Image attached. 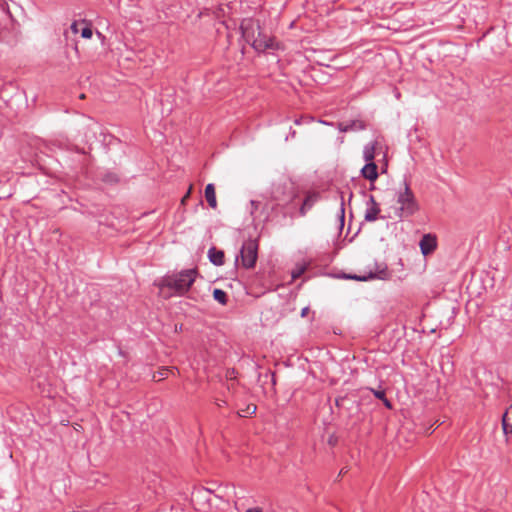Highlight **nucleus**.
Masks as SVG:
<instances>
[{
    "instance_id": "nucleus-24",
    "label": "nucleus",
    "mask_w": 512,
    "mask_h": 512,
    "mask_svg": "<svg viewBox=\"0 0 512 512\" xmlns=\"http://www.w3.org/2000/svg\"><path fill=\"white\" fill-rule=\"evenodd\" d=\"M382 401L387 408H392L391 402L386 397Z\"/></svg>"
},
{
    "instance_id": "nucleus-3",
    "label": "nucleus",
    "mask_w": 512,
    "mask_h": 512,
    "mask_svg": "<svg viewBox=\"0 0 512 512\" xmlns=\"http://www.w3.org/2000/svg\"><path fill=\"white\" fill-rule=\"evenodd\" d=\"M396 205L398 214L402 218L414 215L419 209L415 196L406 182L399 186Z\"/></svg>"
},
{
    "instance_id": "nucleus-23",
    "label": "nucleus",
    "mask_w": 512,
    "mask_h": 512,
    "mask_svg": "<svg viewBox=\"0 0 512 512\" xmlns=\"http://www.w3.org/2000/svg\"><path fill=\"white\" fill-rule=\"evenodd\" d=\"M365 219L367 221H374L376 219V216H375V213L374 212H368L366 213L365 215Z\"/></svg>"
},
{
    "instance_id": "nucleus-28",
    "label": "nucleus",
    "mask_w": 512,
    "mask_h": 512,
    "mask_svg": "<svg viewBox=\"0 0 512 512\" xmlns=\"http://www.w3.org/2000/svg\"><path fill=\"white\" fill-rule=\"evenodd\" d=\"M79 98H80V99H85V98H86V95H85V94H81V95L79 96Z\"/></svg>"
},
{
    "instance_id": "nucleus-12",
    "label": "nucleus",
    "mask_w": 512,
    "mask_h": 512,
    "mask_svg": "<svg viewBox=\"0 0 512 512\" xmlns=\"http://www.w3.org/2000/svg\"><path fill=\"white\" fill-rule=\"evenodd\" d=\"M213 297L217 302H219L222 305H225L227 303V294L225 291L221 289H214Z\"/></svg>"
},
{
    "instance_id": "nucleus-13",
    "label": "nucleus",
    "mask_w": 512,
    "mask_h": 512,
    "mask_svg": "<svg viewBox=\"0 0 512 512\" xmlns=\"http://www.w3.org/2000/svg\"><path fill=\"white\" fill-rule=\"evenodd\" d=\"M176 370L175 367H171V368H163L162 370H160L157 375L155 374L153 376L154 380L155 381H161L163 380L164 378H166L168 376L169 373H174V371Z\"/></svg>"
},
{
    "instance_id": "nucleus-17",
    "label": "nucleus",
    "mask_w": 512,
    "mask_h": 512,
    "mask_svg": "<svg viewBox=\"0 0 512 512\" xmlns=\"http://www.w3.org/2000/svg\"><path fill=\"white\" fill-rule=\"evenodd\" d=\"M365 125L362 121H353L351 122V130H363Z\"/></svg>"
},
{
    "instance_id": "nucleus-29",
    "label": "nucleus",
    "mask_w": 512,
    "mask_h": 512,
    "mask_svg": "<svg viewBox=\"0 0 512 512\" xmlns=\"http://www.w3.org/2000/svg\"><path fill=\"white\" fill-rule=\"evenodd\" d=\"M386 167H387V163H385L384 166H382L383 171L386 170Z\"/></svg>"
},
{
    "instance_id": "nucleus-9",
    "label": "nucleus",
    "mask_w": 512,
    "mask_h": 512,
    "mask_svg": "<svg viewBox=\"0 0 512 512\" xmlns=\"http://www.w3.org/2000/svg\"><path fill=\"white\" fill-rule=\"evenodd\" d=\"M209 260L217 266H221L224 263V252L221 250H217L215 247H212L208 251Z\"/></svg>"
},
{
    "instance_id": "nucleus-4",
    "label": "nucleus",
    "mask_w": 512,
    "mask_h": 512,
    "mask_svg": "<svg viewBox=\"0 0 512 512\" xmlns=\"http://www.w3.org/2000/svg\"><path fill=\"white\" fill-rule=\"evenodd\" d=\"M258 256V241L257 239H248L242 245L240 251L241 264L244 268H253L256 264Z\"/></svg>"
},
{
    "instance_id": "nucleus-25",
    "label": "nucleus",
    "mask_w": 512,
    "mask_h": 512,
    "mask_svg": "<svg viewBox=\"0 0 512 512\" xmlns=\"http://www.w3.org/2000/svg\"><path fill=\"white\" fill-rule=\"evenodd\" d=\"M246 512H263L261 508L255 507V508H249L246 510Z\"/></svg>"
},
{
    "instance_id": "nucleus-11",
    "label": "nucleus",
    "mask_w": 512,
    "mask_h": 512,
    "mask_svg": "<svg viewBox=\"0 0 512 512\" xmlns=\"http://www.w3.org/2000/svg\"><path fill=\"white\" fill-rule=\"evenodd\" d=\"M377 146H378V142H374L370 145H367L365 148H364V151H363V158L364 160L369 163V162H373V159L375 157V153H376V149H377Z\"/></svg>"
},
{
    "instance_id": "nucleus-26",
    "label": "nucleus",
    "mask_w": 512,
    "mask_h": 512,
    "mask_svg": "<svg viewBox=\"0 0 512 512\" xmlns=\"http://www.w3.org/2000/svg\"><path fill=\"white\" fill-rule=\"evenodd\" d=\"M308 311H309L308 307L303 308L302 311H301V316L305 317L308 314Z\"/></svg>"
},
{
    "instance_id": "nucleus-1",
    "label": "nucleus",
    "mask_w": 512,
    "mask_h": 512,
    "mask_svg": "<svg viewBox=\"0 0 512 512\" xmlns=\"http://www.w3.org/2000/svg\"><path fill=\"white\" fill-rule=\"evenodd\" d=\"M241 31L246 42L256 51L280 48V44L273 37L265 35L259 23L253 19H244L241 23Z\"/></svg>"
},
{
    "instance_id": "nucleus-7",
    "label": "nucleus",
    "mask_w": 512,
    "mask_h": 512,
    "mask_svg": "<svg viewBox=\"0 0 512 512\" xmlns=\"http://www.w3.org/2000/svg\"><path fill=\"white\" fill-rule=\"evenodd\" d=\"M204 197H205V200H206L208 206L212 210H217L218 202H217V197H216V188H215L214 184L209 183L206 185L205 190H204Z\"/></svg>"
},
{
    "instance_id": "nucleus-31",
    "label": "nucleus",
    "mask_w": 512,
    "mask_h": 512,
    "mask_svg": "<svg viewBox=\"0 0 512 512\" xmlns=\"http://www.w3.org/2000/svg\"><path fill=\"white\" fill-rule=\"evenodd\" d=\"M251 205L252 206H256V202L255 201H251Z\"/></svg>"
},
{
    "instance_id": "nucleus-30",
    "label": "nucleus",
    "mask_w": 512,
    "mask_h": 512,
    "mask_svg": "<svg viewBox=\"0 0 512 512\" xmlns=\"http://www.w3.org/2000/svg\"><path fill=\"white\" fill-rule=\"evenodd\" d=\"M386 167H387V163H385L384 166H382L383 171L386 170Z\"/></svg>"
},
{
    "instance_id": "nucleus-14",
    "label": "nucleus",
    "mask_w": 512,
    "mask_h": 512,
    "mask_svg": "<svg viewBox=\"0 0 512 512\" xmlns=\"http://www.w3.org/2000/svg\"><path fill=\"white\" fill-rule=\"evenodd\" d=\"M256 406L254 404H249L245 409H241L237 412L240 417H247L248 415H253L256 412Z\"/></svg>"
},
{
    "instance_id": "nucleus-20",
    "label": "nucleus",
    "mask_w": 512,
    "mask_h": 512,
    "mask_svg": "<svg viewBox=\"0 0 512 512\" xmlns=\"http://www.w3.org/2000/svg\"><path fill=\"white\" fill-rule=\"evenodd\" d=\"M82 24V22H77V21H74L72 24H71V31L74 33V34H77L81 31V29H79V25Z\"/></svg>"
},
{
    "instance_id": "nucleus-2",
    "label": "nucleus",
    "mask_w": 512,
    "mask_h": 512,
    "mask_svg": "<svg viewBox=\"0 0 512 512\" xmlns=\"http://www.w3.org/2000/svg\"><path fill=\"white\" fill-rule=\"evenodd\" d=\"M197 275L198 271L195 268L183 270L178 273L166 275L158 282V286L160 290L168 288L173 290L174 294L183 296L189 291Z\"/></svg>"
},
{
    "instance_id": "nucleus-6",
    "label": "nucleus",
    "mask_w": 512,
    "mask_h": 512,
    "mask_svg": "<svg viewBox=\"0 0 512 512\" xmlns=\"http://www.w3.org/2000/svg\"><path fill=\"white\" fill-rule=\"evenodd\" d=\"M420 249L423 255H429L432 253L437 247V239L433 234H425L420 240Z\"/></svg>"
},
{
    "instance_id": "nucleus-18",
    "label": "nucleus",
    "mask_w": 512,
    "mask_h": 512,
    "mask_svg": "<svg viewBox=\"0 0 512 512\" xmlns=\"http://www.w3.org/2000/svg\"><path fill=\"white\" fill-rule=\"evenodd\" d=\"M371 392L374 394V396H375L377 399H380L381 401L386 397V396H385V391H384V390H375V389H371Z\"/></svg>"
},
{
    "instance_id": "nucleus-22",
    "label": "nucleus",
    "mask_w": 512,
    "mask_h": 512,
    "mask_svg": "<svg viewBox=\"0 0 512 512\" xmlns=\"http://www.w3.org/2000/svg\"><path fill=\"white\" fill-rule=\"evenodd\" d=\"M315 200V197L314 196H309L306 198V200L304 201V204H303V207H302V210L305 208V207H310L313 203V201Z\"/></svg>"
},
{
    "instance_id": "nucleus-15",
    "label": "nucleus",
    "mask_w": 512,
    "mask_h": 512,
    "mask_svg": "<svg viewBox=\"0 0 512 512\" xmlns=\"http://www.w3.org/2000/svg\"><path fill=\"white\" fill-rule=\"evenodd\" d=\"M82 24H84L85 27H83L80 31L81 36L85 39H90L93 35L90 25L88 23H86L85 21H82Z\"/></svg>"
},
{
    "instance_id": "nucleus-10",
    "label": "nucleus",
    "mask_w": 512,
    "mask_h": 512,
    "mask_svg": "<svg viewBox=\"0 0 512 512\" xmlns=\"http://www.w3.org/2000/svg\"><path fill=\"white\" fill-rule=\"evenodd\" d=\"M502 427L505 434L512 433V404L503 414Z\"/></svg>"
},
{
    "instance_id": "nucleus-21",
    "label": "nucleus",
    "mask_w": 512,
    "mask_h": 512,
    "mask_svg": "<svg viewBox=\"0 0 512 512\" xmlns=\"http://www.w3.org/2000/svg\"><path fill=\"white\" fill-rule=\"evenodd\" d=\"M338 128L341 132H347L351 130V124L339 123Z\"/></svg>"
},
{
    "instance_id": "nucleus-8",
    "label": "nucleus",
    "mask_w": 512,
    "mask_h": 512,
    "mask_svg": "<svg viewBox=\"0 0 512 512\" xmlns=\"http://www.w3.org/2000/svg\"><path fill=\"white\" fill-rule=\"evenodd\" d=\"M362 176L373 182L378 178V172H377V165L374 162L367 163L362 169H361Z\"/></svg>"
},
{
    "instance_id": "nucleus-27",
    "label": "nucleus",
    "mask_w": 512,
    "mask_h": 512,
    "mask_svg": "<svg viewBox=\"0 0 512 512\" xmlns=\"http://www.w3.org/2000/svg\"><path fill=\"white\" fill-rule=\"evenodd\" d=\"M234 373H235V372H234V370H232V371H227V375H226V376H227L228 378L232 379V378H234Z\"/></svg>"
},
{
    "instance_id": "nucleus-19",
    "label": "nucleus",
    "mask_w": 512,
    "mask_h": 512,
    "mask_svg": "<svg viewBox=\"0 0 512 512\" xmlns=\"http://www.w3.org/2000/svg\"><path fill=\"white\" fill-rule=\"evenodd\" d=\"M192 190H193V185L190 184L187 193L181 199V204L182 205H184L186 203V201L188 200V198L190 197V195L192 193Z\"/></svg>"
},
{
    "instance_id": "nucleus-5",
    "label": "nucleus",
    "mask_w": 512,
    "mask_h": 512,
    "mask_svg": "<svg viewBox=\"0 0 512 512\" xmlns=\"http://www.w3.org/2000/svg\"><path fill=\"white\" fill-rule=\"evenodd\" d=\"M345 279H352L357 281H368L371 279H381V280H387L390 278V273L387 270V267L385 265L377 266V269L375 271H370L368 274L365 275H357V274H345Z\"/></svg>"
},
{
    "instance_id": "nucleus-16",
    "label": "nucleus",
    "mask_w": 512,
    "mask_h": 512,
    "mask_svg": "<svg viewBox=\"0 0 512 512\" xmlns=\"http://www.w3.org/2000/svg\"><path fill=\"white\" fill-rule=\"evenodd\" d=\"M305 272V267L304 266H300V267H297L296 269H294L292 271V279H297L299 278L303 273Z\"/></svg>"
}]
</instances>
